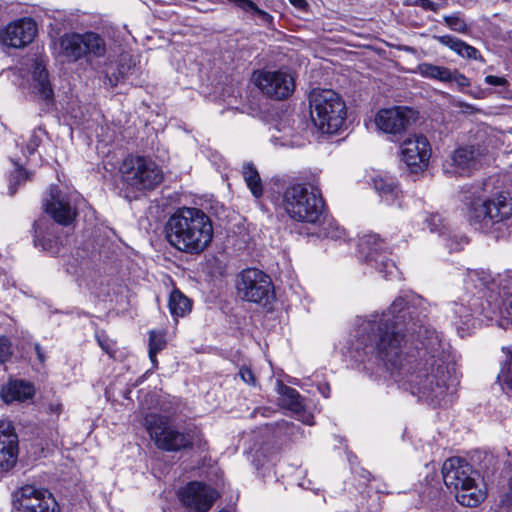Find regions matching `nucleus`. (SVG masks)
Returning a JSON list of instances; mask_svg holds the SVG:
<instances>
[{
    "label": "nucleus",
    "mask_w": 512,
    "mask_h": 512,
    "mask_svg": "<svg viewBox=\"0 0 512 512\" xmlns=\"http://www.w3.org/2000/svg\"><path fill=\"white\" fill-rule=\"evenodd\" d=\"M424 304L420 296L405 294L386 311L357 319L355 347L376 354L413 395L440 404L456 392L458 380L452 374L449 344L425 325Z\"/></svg>",
    "instance_id": "1"
},
{
    "label": "nucleus",
    "mask_w": 512,
    "mask_h": 512,
    "mask_svg": "<svg viewBox=\"0 0 512 512\" xmlns=\"http://www.w3.org/2000/svg\"><path fill=\"white\" fill-rule=\"evenodd\" d=\"M167 242L176 250L201 254L213 240V225L209 216L201 209L182 207L176 210L165 224Z\"/></svg>",
    "instance_id": "2"
},
{
    "label": "nucleus",
    "mask_w": 512,
    "mask_h": 512,
    "mask_svg": "<svg viewBox=\"0 0 512 512\" xmlns=\"http://www.w3.org/2000/svg\"><path fill=\"white\" fill-rule=\"evenodd\" d=\"M483 185L463 186L461 201L469 225L482 233H491L512 217V199L504 192L486 197Z\"/></svg>",
    "instance_id": "3"
},
{
    "label": "nucleus",
    "mask_w": 512,
    "mask_h": 512,
    "mask_svg": "<svg viewBox=\"0 0 512 512\" xmlns=\"http://www.w3.org/2000/svg\"><path fill=\"white\" fill-rule=\"evenodd\" d=\"M282 207L294 221L319 224L324 214V200L321 191L312 185L296 183L285 188Z\"/></svg>",
    "instance_id": "4"
},
{
    "label": "nucleus",
    "mask_w": 512,
    "mask_h": 512,
    "mask_svg": "<svg viewBox=\"0 0 512 512\" xmlns=\"http://www.w3.org/2000/svg\"><path fill=\"white\" fill-rule=\"evenodd\" d=\"M310 113L314 124L323 133H336L344 124L346 106L341 96L331 89L313 90Z\"/></svg>",
    "instance_id": "5"
},
{
    "label": "nucleus",
    "mask_w": 512,
    "mask_h": 512,
    "mask_svg": "<svg viewBox=\"0 0 512 512\" xmlns=\"http://www.w3.org/2000/svg\"><path fill=\"white\" fill-rule=\"evenodd\" d=\"M59 54L68 61L77 60L93 55L101 57L105 54L106 46L104 39L95 32L65 33L59 38Z\"/></svg>",
    "instance_id": "6"
},
{
    "label": "nucleus",
    "mask_w": 512,
    "mask_h": 512,
    "mask_svg": "<svg viewBox=\"0 0 512 512\" xmlns=\"http://www.w3.org/2000/svg\"><path fill=\"white\" fill-rule=\"evenodd\" d=\"M11 512H60V507L48 489L26 484L12 492Z\"/></svg>",
    "instance_id": "7"
},
{
    "label": "nucleus",
    "mask_w": 512,
    "mask_h": 512,
    "mask_svg": "<svg viewBox=\"0 0 512 512\" xmlns=\"http://www.w3.org/2000/svg\"><path fill=\"white\" fill-rule=\"evenodd\" d=\"M239 296L247 301L267 304L273 298L272 281L270 277L255 268L241 272L237 282Z\"/></svg>",
    "instance_id": "8"
},
{
    "label": "nucleus",
    "mask_w": 512,
    "mask_h": 512,
    "mask_svg": "<svg viewBox=\"0 0 512 512\" xmlns=\"http://www.w3.org/2000/svg\"><path fill=\"white\" fill-rule=\"evenodd\" d=\"M146 426L151 439L160 449L178 451L192 444L188 434L171 428L162 416L149 415L146 418Z\"/></svg>",
    "instance_id": "9"
},
{
    "label": "nucleus",
    "mask_w": 512,
    "mask_h": 512,
    "mask_svg": "<svg viewBox=\"0 0 512 512\" xmlns=\"http://www.w3.org/2000/svg\"><path fill=\"white\" fill-rule=\"evenodd\" d=\"M254 84L268 97L282 100L289 97L295 88V79L286 70H259L253 73Z\"/></svg>",
    "instance_id": "10"
},
{
    "label": "nucleus",
    "mask_w": 512,
    "mask_h": 512,
    "mask_svg": "<svg viewBox=\"0 0 512 512\" xmlns=\"http://www.w3.org/2000/svg\"><path fill=\"white\" fill-rule=\"evenodd\" d=\"M37 31L32 18H20L0 29V43L10 48H24L34 40Z\"/></svg>",
    "instance_id": "11"
},
{
    "label": "nucleus",
    "mask_w": 512,
    "mask_h": 512,
    "mask_svg": "<svg viewBox=\"0 0 512 512\" xmlns=\"http://www.w3.org/2000/svg\"><path fill=\"white\" fill-rule=\"evenodd\" d=\"M442 476L447 488L455 492L460 488L473 485L476 480V471L465 459L452 457L443 463Z\"/></svg>",
    "instance_id": "12"
},
{
    "label": "nucleus",
    "mask_w": 512,
    "mask_h": 512,
    "mask_svg": "<svg viewBox=\"0 0 512 512\" xmlns=\"http://www.w3.org/2000/svg\"><path fill=\"white\" fill-rule=\"evenodd\" d=\"M431 157V147L428 139L423 135H414L401 144V159L410 168L411 172L425 169Z\"/></svg>",
    "instance_id": "13"
},
{
    "label": "nucleus",
    "mask_w": 512,
    "mask_h": 512,
    "mask_svg": "<svg viewBox=\"0 0 512 512\" xmlns=\"http://www.w3.org/2000/svg\"><path fill=\"white\" fill-rule=\"evenodd\" d=\"M183 505L193 512H207L218 497L215 489L201 483L190 482L179 493Z\"/></svg>",
    "instance_id": "14"
},
{
    "label": "nucleus",
    "mask_w": 512,
    "mask_h": 512,
    "mask_svg": "<svg viewBox=\"0 0 512 512\" xmlns=\"http://www.w3.org/2000/svg\"><path fill=\"white\" fill-rule=\"evenodd\" d=\"M44 208L56 223L63 226L70 225L77 216V209L72 205L71 197L56 186L50 188L49 197L44 201Z\"/></svg>",
    "instance_id": "15"
},
{
    "label": "nucleus",
    "mask_w": 512,
    "mask_h": 512,
    "mask_svg": "<svg viewBox=\"0 0 512 512\" xmlns=\"http://www.w3.org/2000/svg\"><path fill=\"white\" fill-rule=\"evenodd\" d=\"M130 187L138 190H150L162 181V173L158 166L150 159L137 157L130 160Z\"/></svg>",
    "instance_id": "16"
},
{
    "label": "nucleus",
    "mask_w": 512,
    "mask_h": 512,
    "mask_svg": "<svg viewBox=\"0 0 512 512\" xmlns=\"http://www.w3.org/2000/svg\"><path fill=\"white\" fill-rule=\"evenodd\" d=\"M18 435L9 420H0V476L12 470L18 460Z\"/></svg>",
    "instance_id": "17"
},
{
    "label": "nucleus",
    "mask_w": 512,
    "mask_h": 512,
    "mask_svg": "<svg viewBox=\"0 0 512 512\" xmlns=\"http://www.w3.org/2000/svg\"><path fill=\"white\" fill-rule=\"evenodd\" d=\"M412 110L404 107H393L380 110L375 119L377 127L392 135H398L405 131L410 119Z\"/></svg>",
    "instance_id": "18"
},
{
    "label": "nucleus",
    "mask_w": 512,
    "mask_h": 512,
    "mask_svg": "<svg viewBox=\"0 0 512 512\" xmlns=\"http://www.w3.org/2000/svg\"><path fill=\"white\" fill-rule=\"evenodd\" d=\"M481 153L474 146H464L456 149L450 156V162L444 171L448 174L469 175L479 167Z\"/></svg>",
    "instance_id": "19"
},
{
    "label": "nucleus",
    "mask_w": 512,
    "mask_h": 512,
    "mask_svg": "<svg viewBox=\"0 0 512 512\" xmlns=\"http://www.w3.org/2000/svg\"><path fill=\"white\" fill-rule=\"evenodd\" d=\"M372 185L381 201L388 206L402 207L403 193L395 178L378 174L372 178Z\"/></svg>",
    "instance_id": "20"
},
{
    "label": "nucleus",
    "mask_w": 512,
    "mask_h": 512,
    "mask_svg": "<svg viewBox=\"0 0 512 512\" xmlns=\"http://www.w3.org/2000/svg\"><path fill=\"white\" fill-rule=\"evenodd\" d=\"M433 39L441 45L446 46L462 58L484 62V59L477 48L469 45L457 37L451 35H434Z\"/></svg>",
    "instance_id": "21"
},
{
    "label": "nucleus",
    "mask_w": 512,
    "mask_h": 512,
    "mask_svg": "<svg viewBox=\"0 0 512 512\" xmlns=\"http://www.w3.org/2000/svg\"><path fill=\"white\" fill-rule=\"evenodd\" d=\"M359 252L369 263H378V257L386 252L387 245L378 234L369 233L359 240Z\"/></svg>",
    "instance_id": "22"
},
{
    "label": "nucleus",
    "mask_w": 512,
    "mask_h": 512,
    "mask_svg": "<svg viewBox=\"0 0 512 512\" xmlns=\"http://www.w3.org/2000/svg\"><path fill=\"white\" fill-rule=\"evenodd\" d=\"M277 393L279 395V404L281 407L292 411L295 414L304 412L303 400L299 392L289 387L281 380H277Z\"/></svg>",
    "instance_id": "23"
},
{
    "label": "nucleus",
    "mask_w": 512,
    "mask_h": 512,
    "mask_svg": "<svg viewBox=\"0 0 512 512\" xmlns=\"http://www.w3.org/2000/svg\"><path fill=\"white\" fill-rule=\"evenodd\" d=\"M34 394L33 386L25 381H12L2 389V397L5 402L24 401Z\"/></svg>",
    "instance_id": "24"
},
{
    "label": "nucleus",
    "mask_w": 512,
    "mask_h": 512,
    "mask_svg": "<svg viewBox=\"0 0 512 512\" xmlns=\"http://www.w3.org/2000/svg\"><path fill=\"white\" fill-rule=\"evenodd\" d=\"M40 226H41L40 221H36L34 223V229H35L34 244H35V246L41 248L44 251H47L50 254H53V255L58 254L60 251V242H59V239L53 235L55 226L50 225V227L48 228V231L44 235H41L39 232Z\"/></svg>",
    "instance_id": "25"
},
{
    "label": "nucleus",
    "mask_w": 512,
    "mask_h": 512,
    "mask_svg": "<svg viewBox=\"0 0 512 512\" xmlns=\"http://www.w3.org/2000/svg\"><path fill=\"white\" fill-rule=\"evenodd\" d=\"M34 89L44 100H51L53 98V89L51 87L48 72L41 62L34 63L32 73Z\"/></svg>",
    "instance_id": "26"
},
{
    "label": "nucleus",
    "mask_w": 512,
    "mask_h": 512,
    "mask_svg": "<svg viewBox=\"0 0 512 512\" xmlns=\"http://www.w3.org/2000/svg\"><path fill=\"white\" fill-rule=\"evenodd\" d=\"M455 498L457 502L466 507H476L482 501H484L486 494L485 492L478 487L476 480L473 485H469L467 487L460 488L455 491Z\"/></svg>",
    "instance_id": "27"
},
{
    "label": "nucleus",
    "mask_w": 512,
    "mask_h": 512,
    "mask_svg": "<svg viewBox=\"0 0 512 512\" xmlns=\"http://www.w3.org/2000/svg\"><path fill=\"white\" fill-rule=\"evenodd\" d=\"M417 72L425 78L444 83L451 82V70L444 66H438L431 63H421L417 66Z\"/></svg>",
    "instance_id": "28"
},
{
    "label": "nucleus",
    "mask_w": 512,
    "mask_h": 512,
    "mask_svg": "<svg viewBox=\"0 0 512 512\" xmlns=\"http://www.w3.org/2000/svg\"><path fill=\"white\" fill-rule=\"evenodd\" d=\"M168 307L174 318L183 317L191 310L190 300L179 290H173L169 296Z\"/></svg>",
    "instance_id": "29"
},
{
    "label": "nucleus",
    "mask_w": 512,
    "mask_h": 512,
    "mask_svg": "<svg viewBox=\"0 0 512 512\" xmlns=\"http://www.w3.org/2000/svg\"><path fill=\"white\" fill-rule=\"evenodd\" d=\"M167 345L166 333L162 330H151L149 332L148 340V355L153 368H157L158 360L157 353L162 351Z\"/></svg>",
    "instance_id": "30"
},
{
    "label": "nucleus",
    "mask_w": 512,
    "mask_h": 512,
    "mask_svg": "<svg viewBox=\"0 0 512 512\" xmlns=\"http://www.w3.org/2000/svg\"><path fill=\"white\" fill-rule=\"evenodd\" d=\"M242 174L252 195L256 198L261 197L263 194V187L261 178L256 168L251 164H245L243 166Z\"/></svg>",
    "instance_id": "31"
},
{
    "label": "nucleus",
    "mask_w": 512,
    "mask_h": 512,
    "mask_svg": "<svg viewBox=\"0 0 512 512\" xmlns=\"http://www.w3.org/2000/svg\"><path fill=\"white\" fill-rule=\"evenodd\" d=\"M449 318L455 326L460 324L468 326L471 321L470 309L465 307L463 304L453 302L449 304Z\"/></svg>",
    "instance_id": "32"
},
{
    "label": "nucleus",
    "mask_w": 512,
    "mask_h": 512,
    "mask_svg": "<svg viewBox=\"0 0 512 512\" xmlns=\"http://www.w3.org/2000/svg\"><path fill=\"white\" fill-rule=\"evenodd\" d=\"M443 20L446 26L454 32L460 34H467L469 32V26L465 19L460 16V12L445 15Z\"/></svg>",
    "instance_id": "33"
},
{
    "label": "nucleus",
    "mask_w": 512,
    "mask_h": 512,
    "mask_svg": "<svg viewBox=\"0 0 512 512\" xmlns=\"http://www.w3.org/2000/svg\"><path fill=\"white\" fill-rule=\"evenodd\" d=\"M491 277L484 271L472 270L467 274L466 283L472 284L476 289L488 288Z\"/></svg>",
    "instance_id": "34"
},
{
    "label": "nucleus",
    "mask_w": 512,
    "mask_h": 512,
    "mask_svg": "<svg viewBox=\"0 0 512 512\" xmlns=\"http://www.w3.org/2000/svg\"><path fill=\"white\" fill-rule=\"evenodd\" d=\"M378 259V263H373V265L385 278H392L396 276L398 269L395 263L391 259L387 258L385 253L380 255Z\"/></svg>",
    "instance_id": "35"
},
{
    "label": "nucleus",
    "mask_w": 512,
    "mask_h": 512,
    "mask_svg": "<svg viewBox=\"0 0 512 512\" xmlns=\"http://www.w3.org/2000/svg\"><path fill=\"white\" fill-rule=\"evenodd\" d=\"M498 380L503 389L512 392V351L510 352L508 359L501 368V371L498 375Z\"/></svg>",
    "instance_id": "36"
},
{
    "label": "nucleus",
    "mask_w": 512,
    "mask_h": 512,
    "mask_svg": "<svg viewBox=\"0 0 512 512\" xmlns=\"http://www.w3.org/2000/svg\"><path fill=\"white\" fill-rule=\"evenodd\" d=\"M425 222L429 230L433 233L437 232L440 235H443L447 230L445 218L438 213L431 214L430 216H428L425 219Z\"/></svg>",
    "instance_id": "37"
},
{
    "label": "nucleus",
    "mask_w": 512,
    "mask_h": 512,
    "mask_svg": "<svg viewBox=\"0 0 512 512\" xmlns=\"http://www.w3.org/2000/svg\"><path fill=\"white\" fill-rule=\"evenodd\" d=\"M502 313L512 316V278L502 287Z\"/></svg>",
    "instance_id": "38"
},
{
    "label": "nucleus",
    "mask_w": 512,
    "mask_h": 512,
    "mask_svg": "<svg viewBox=\"0 0 512 512\" xmlns=\"http://www.w3.org/2000/svg\"><path fill=\"white\" fill-rule=\"evenodd\" d=\"M495 512H512V498L506 493H502L495 500L493 505Z\"/></svg>",
    "instance_id": "39"
},
{
    "label": "nucleus",
    "mask_w": 512,
    "mask_h": 512,
    "mask_svg": "<svg viewBox=\"0 0 512 512\" xmlns=\"http://www.w3.org/2000/svg\"><path fill=\"white\" fill-rule=\"evenodd\" d=\"M12 356L11 342L6 337H0V365Z\"/></svg>",
    "instance_id": "40"
},
{
    "label": "nucleus",
    "mask_w": 512,
    "mask_h": 512,
    "mask_svg": "<svg viewBox=\"0 0 512 512\" xmlns=\"http://www.w3.org/2000/svg\"><path fill=\"white\" fill-rule=\"evenodd\" d=\"M41 130H33V132L31 133L30 137H29V140L27 141L26 143V149L28 151L29 154H33L36 149L38 148V146L40 145L41 143V137L39 135V132Z\"/></svg>",
    "instance_id": "41"
},
{
    "label": "nucleus",
    "mask_w": 512,
    "mask_h": 512,
    "mask_svg": "<svg viewBox=\"0 0 512 512\" xmlns=\"http://www.w3.org/2000/svg\"><path fill=\"white\" fill-rule=\"evenodd\" d=\"M238 374H239L240 378L243 380V382H245L246 384L251 385V386H256V377L250 368H248L246 366H242L239 369Z\"/></svg>",
    "instance_id": "42"
},
{
    "label": "nucleus",
    "mask_w": 512,
    "mask_h": 512,
    "mask_svg": "<svg viewBox=\"0 0 512 512\" xmlns=\"http://www.w3.org/2000/svg\"><path fill=\"white\" fill-rule=\"evenodd\" d=\"M451 82H455L461 88L470 85L469 79L464 74L459 73L457 70L451 71Z\"/></svg>",
    "instance_id": "43"
},
{
    "label": "nucleus",
    "mask_w": 512,
    "mask_h": 512,
    "mask_svg": "<svg viewBox=\"0 0 512 512\" xmlns=\"http://www.w3.org/2000/svg\"><path fill=\"white\" fill-rule=\"evenodd\" d=\"M97 341L100 347L110 356H114V343L109 339L101 336H97Z\"/></svg>",
    "instance_id": "44"
},
{
    "label": "nucleus",
    "mask_w": 512,
    "mask_h": 512,
    "mask_svg": "<svg viewBox=\"0 0 512 512\" xmlns=\"http://www.w3.org/2000/svg\"><path fill=\"white\" fill-rule=\"evenodd\" d=\"M485 83L492 86H506L508 84L504 77L488 75L485 77Z\"/></svg>",
    "instance_id": "45"
},
{
    "label": "nucleus",
    "mask_w": 512,
    "mask_h": 512,
    "mask_svg": "<svg viewBox=\"0 0 512 512\" xmlns=\"http://www.w3.org/2000/svg\"><path fill=\"white\" fill-rule=\"evenodd\" d=\"M27 178V172L22 167L18 166L15 170V174L13 175V180L16 183H20L25 181Z\"/></svg>",
    "instance_id": "46"
},
{
    "label": "nucleus",
    "mask_w": 512,
    "mask_h": 512,
    "mask_svg": "<svg viewBox=\"0 0 512 512\" xmlns=\"http://www.w3.org/2000/svg\"><path fill=\"white\" fill-rule=\"evenodd\" d=\"M34 349H35V352H36V355H37V358H38L39 362L41 364H44L45 361H46V355H45L42 347L38 343H36L34 345Z\"/></svg>",
    "instance_id": "47"
},
{
    "label": "nucleus",
    "mask_w": 512,
    "mask_h": 512,
    "mask_svg": "<svg viewBox=\"0 0 512 512\" xmlns=\"http://www.w3.org/2000/svg\"><path fill=\"white\" fill-rule=\"evenodd\" d=\"M354 472L363 478L365 481H370L371 473L364 468L355 469Z\"/></svg>",
    "instance_id": "48"
},
{
    "label": "nucleus",
    "mask_w": 512,
    "mask_h": 512,
    "mask_svg": "<svg viewBox=\"0 0 512 512\" xmlns=\"http://www.w3.org/2000/svg\"><path fill=\"white\" fill-rule=\"evenodd\" d=\"M289 2L297 9L305 10L308 6L306 0H289Z\"/></svg>",
    "instance_id": "49"
},
{
    "label": "nucleus",
    "mask_w": 512,
    "mask_h": 512,
    "mask_svg": "<svg viewBox=\"0 0 512 512\" xmlns=\"http://www.w3.org/2000/svg\"><path fill=\"white\" fill-rule=\"evenodd\" d=\"M431 0H415L414 5L421 7L422 9L428 11L430 8Z\"/></svg>",
    "instance_id": "50"
},
{
    "label": "nucleus",
    "mask_w": 512,
    "mask_h": 512,
    "mask_svg": "<svg viewBox=\"0 0 512 512\" xmlns=\"http://www.w3.org/2000/svg\"><path fill=\"white\" fill-rule=\"evenodd\" d=\"M62 410V405L60 403H52L49 405V412L52 414L58 415Z\"/></svg>",
    "instance_id": "51"
},
{
    "label": "nucleus",
    "mask_w": 512,
    "mask_h": 512,
    "mask_svg": "<svg viewBox=\"0 0 512 512\" xmlns=\"http://www.w3.org/2000/svg\"><path fill=\"white\" fill-rule=\"evenodd\" d=\"M312 418H313L312 415L305 414V413H303V415L301 416V420L308 425L313 424Z\"/></svg>",
    "instance_id": "52"
},
{
    "label": "nucleus",
    "mask_w": 512,
    "mask_h": 512,
    "mask_svg": "<svg viewBox=\"0 0 512 512\" xmlns=\"http://www.w3.org/2000/svg\"><path fill=\"white\" fill-rule=\"evenodd\" d=\"M507 469H509V477H508V488L512 489V463L509 462L507 464Z\"/></svg>",
    "instance_id": "53"
},
{
    "label": "nucleus",
    "mask_w": 512,
    "mask_h": 512,
    "mask_svg": "<svg viewBox=\"0 0 512 512\" xmlns=\"http://www.w3.org/2000/svg\"><path fill=\"white\" fill-rule=\"evenodd\" d=\"M440 7H441L440 4L435 3V2L432 1L428 11L437 12L440 9Z\"/></svg>",
    "instance_id": "54"
},
{
    "label": "nucleus",
    "mask_w": 512,
    "mask_h": 512,
    "mask_svg": "<svg viewBox=\"0 0 512 512\" xmlns=\"http://www.w3.org/2000/svg\"><path fill=\"white\" fill-rule=\"evenodd\" d=\"M463 242H465V241H464L463 239H461V242L457 243V245H456L455 247H453V245H452V244H449V243H447V244H446V246H447L450 250H458V249H460V246H461V244H462Z\"/></svg>",
    "instance_id": "55"
},
{
    "label": "nucleus",
    "mask_w": 512,
    "mask_h": 512,
    "mask_svg": "<svg viewBox=\"0 0 512 512\" xmlns=\"http://www.w3.org/2000/svg\"><path fill=\"white\" fill-rule=\"evenodd\" d=\"M9 191H10V194L13 195L16 192V189L12 185H10Z\"/></svg>",
    "instance_id": "56"
},
{
    "label": "nucleus",
    "mask_w": 512,
    "mask_h": 512,
    "mask_svg": "<svg viewBox=\"0 0 512 512\" xmlns=\"http://www.w3.org/2000/svg\"><path fill=\"white\" fill-rule=\"evenodd\" d=\"M505 492L512 498V489L507 488V491Z\"/></svg>",
    "instance_id": "57"
}]
</instances>
